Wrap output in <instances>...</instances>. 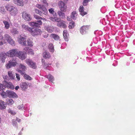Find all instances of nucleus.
Returning <instances> with one entry per match:
<instances>
[{
	"mask_svg": "<svg viewBox=\"0 0 135 135\" xmlns=\"http://www.w3.org/2000/svg\"><path fill=\"white\" fill-rule=\"evenodd\" d=\"M17 64L16 59L13 58L8 61V62L6 65V66L7 69H8L12 67L15 66Z\"/></svg>",
	"mask_w": 135,
	"mask_h": 135,
	"instance_id": "1",
	"label": "nucleus"
},
{
	"mask_svg": "<svg viewBox=\"0 0 135 135\" xmlns=\"http://www.w3.org/2000/svg\"><path fill=\"white\" fill-rule=\"evenodd\" d=\"M58 4L59 8L61 11L63 12H65L66 11L67 6L65 3L62 1H60Z\"/></svg>",
	"mask_w": 135,
	"mask_h": 135,
	"instance_id": "2",
	"label": "nucleus"
},
{
	"mask_svg": "<svg viewBox=\"0 0 135 135\" xmlns=\"http://www.w3.org/2000/svg\"><path fill=\"white\" fill-rule=\"evenodd\" d=\"M19 67L20 69H17L16 70L21 75H23L26 73L25 71L27 69L26 67L22 64H20Z\"/></svg>",
	"mask_w": 135,
	"mask_h": 135,
	"instance_id": "3",
	"label": "nucleus"
},
{
	"mask_svg": "<svg viewBox=\"0 0 135 135\" xmlns=\"http://www.w3.org/2000/svg\"><path fill=\"white\" fill-rule=\"evenodd\" d=\"M18 52L16 49H12L7 52V55L8 57L17 56Z\"/></svg>",
	"mask_w": 135,
	"mask_h": 135,
	"instance_id": "4",
	"label": "nucleus"
},
{
	"mask_svg": "<svg viewBox=\"0 0 135 135\" xmlns=\"http://www.w3.org/2000/svg\"><path fill=\"white\" fill-rule=\"evenodd\" d=\"M36 7L39 9L41 10L43 15H47L48 14V11L45 6L42 5L37 4L36 5Z\"/></svg>",
	"mask_w": 135,
	"mask_h": 135,
	"instance_id": "5",
	"label": "nucleus"
},
{
	"mask_svg": "<svg viewBox=\"0 0 135 135\" xmlns=\"http://www.w3.org/2000/svg\"><path fill=\"white\" fill-rule=\"evenodd\" d=\"M22 17L26 21H30L31 20L32 18L30 15L25 11L22 13Z\"/></svg>",
	"mask_w": 135,
	"mask_h": 135,
	"instance_id": "6",
	"label": "nucleus"
},
{
	"mask_svg": "<svg viewBox=\"0 0 135 135\" xmlns=\"http://www.w3.org/2000/svg\"><path fill=\"white\" fill-rule=\"evenodd\" d=\"M2 83L4 85L5 89L7 88L12 90L14 89V86L10 82H7L5 80H4L2 82Z\"/></svg>",
	"mask_w": 135,
	"mask_h": 135,
	"instance_id": "7",
	"label": "nucleus"
},
{
	"mask_svg": "<svg viewBox=\"0 0 135 135\" xmlns=\"http://www.w3.org/2000/svg\"><path fill=\"white\" fill-rule=\"evenodd\" d=\"M41 33V31L40 29L38 28L34 29L33 28H32L30 32L33 36L40 35Z\"/></svg>",
	"mask_w": 135,
	"mask_h": 135,
	"instance_id": "8",
	"label": "nucleus"
},
{
	"mask_svg": "<svg viewBox=\"0 0 135 135\" xmlns=\"http://www.w3.org/2000/svg\"><path fill=\"white\" fill-rule=\"evenodd\" d=\"M26 63L30 67L33 69H35L36 68V63L33 62L30 59H27L26 61Z\"/></svg>",
	"mask_w": 135,
	"mask_h": 135,
	"instance_id": "9",
	"label": "nucleus"
},
{
	"mask_svg": "<svg viewBox=\"0 0 135 135\" xmlns=\"http://www.w3.org/2000/svg\"><path fill=\"white\" fill-rule=\"evenodd\" d=\"M13 1L15 4L21 6H24V4L28 2L27 0H13Z\"/></svg>",
	"mask_w": 135,
	"mask_h": 135,
	"instance_id": "10",
	"label": "nucleus"
},
{
	"mask_svg": "<svg viewBox=\"0 0 135 135\" xmlns=\"http://www.w3.org/2000/svg\"><path fill=\"white\" fill-rule=\"evenodd\" d=\"M7 94L8 97L9 98H17L18 97L17 95L13 91L11 90H7Z\"/></svg>",
	"mask_w": 135,
	"mask_h": 135,
	"instance_id": "11",
	"label": "nucleus"
},
{
	"mask_svg": "<svg viewBox=\"0 0 135 135\" xmlns=\"http://www.w3.org/2000/svg\"><path fill=\"white\" fill-rule=\"evenodd\" d=\"M26 40L25 37L20 36L18 39V41L22 45L24 46L26 45Z\"/></svg>",
	"mask_w": 135,
	"mask_h": 135,
	"instance_id": "12",
	"label": "nucleus"
},
{
	"mask_svg": "<svg viewBox=\"0 0 135 135\" xmlns=\"http://www.w3.org/2000/svg\"><path fill=\"white\" fill-rule=\"evenodd\" d=\"M21 60L25 59L27 57V55L26 53L20 51L18 52L17 56Z\"/></svg>",
	"mask_w": 135,
	"mask_h": 135,
	"instance_id": "13",
	"label": "nucleus"
},
{
	"mask_svg": "<svg viewBox=\"0 0 135 135\" xmlns=\"http://www.w3.org/2000/svg\"><path fill=\"white\" fill-rule=\"evenodd\" d=\"M57 25L59 27L65 28L67 27V26L65 24V22L62 20H59L57 24Z\"/></svg>",
	"mask_w": 135,
	"mask_h": 135,
	"instance_id": "14",
	"label": "nucleus"
},
{
	"mask_svg": "<svg viewBox=\"0 0 135 135\" xmlns=\"http://www.w3.org/2000/svg\"><path fill=\"white\" fill-rule=\"evenodd\" d=\"M89 26H83L80 28V32L82 34L85 33L89 28Z\"/></svg>",
	"mask_w": 135,
	"mask_h": 135,
	"instance_id": "15",
	"label": "nucleus"
},
{
	"mask_svg": "<svg viewBox=\"0 0 135 135\" xmlns=\"http://www.w3.org/2000/svg\"><path fill=\"white\" fill-rule=\"evenodd\" d=\"M7 56V52L6 53L3 52H0V59L2 62L4 61V60Z\"/></svg>",
	"mask_w": 135,
	"mask_h": 135,
	"instance_id": "16",
	"label": "nucleus"
},
{
	"mask_svg": "<svg viewBox=\"0 0 135 135\" xmlns=\"http://www.w3.org/2000/svg\"><path fill=\"white\" fill-rule=\"evenodd\" d=\"M21 27L23 30L28 31L30 33L31 31L32 28L29 27L28 25H26L25 24L22 25Z\"/></svg>",
	"mask_w": 135,
	"mask_h": 135,
	"instance_id": "17",
	"label": "nucleus"
},
{
	"mask_svg": "<svg viewBox=\"0 0 135 135\" xmlns=\"http://www.w3.org/2000/svg\"><path fill=\"white\" fill-rule=\"evenodd\" d=\"M11 36L8 34H6L4 35V37H2L1 40L2 41L5 40V41L6 40L7 42H8L9 40L11 39Z\"/></svg>",
	"mask_w": 135,
	"mask_h": 135,
	"instance_id": "18",
	"label": "nucleus"
},
{
	"mask_svg": "<svg viewBox=\"0 0 135 135\" xmlns=\"http://www.w3.org/2000/svg\"><path fill=\"white\" fill-rule=\"evenodd\" d=\"M24 51L26 52H28L29 54L31 55H33L34 54V52L33 50L31 49H30L29 47H26L24 49Z\"/></svg>",
	"mask_w": 135,
	"mask_h": 135,
	"instance_id": "19",
	"label": "nucleus"
},
{
	"mask_svg": "<svg viewBox=\"0 0 135 135\" xmlns=\"http://www.w3.org/2000/svg\"><path fill=\"white\" fill-rule=\"evenodd\" d=\"M84 7L82 6H81L79 7V11L80 14L82 16H84L87 14L86 12L84 11Z\"/></svg>",
	"mask_w": 135,
	"mask_h": 135,
	"instance_id": "20",
	"label": "nucleus"
},
{
	"mask_svg": "<svg viewBox=\"0 0 135 135\" xmlns=\"http://www.w3.org/2000/svg\"><path fill=\"white\" fill-rule=\"evenodd\" d=\"M68 34L67 31L66 30H64L63 32V36L65 40L66 41H68L69 39L68 38Z\"/></svg>",
	"mask_w": 135,
	"mask_h": 135,
	"instance_id": "21",
	"label": "nucleus"
},
{
	"mask_svg": "<svg viewBox=\"0 0 135 135\" xmlns=\"http://www.w3.org/2000/svg\"><path fill=\"white\" fill-rule=\"evenodd\" d=\"M28 85L26 83H22L21 84L20 87L22 90H25L27 88Z\"/></svg>",
	"mask_w": 135,
	"mask_h": 135,
	"instance_id": "22",
	"label": "nucleus"
},
{
	"mask_svg": "<svg viewBox=\"0 0 135 135\" xmlns=\"http://www.w3.org/2000/svg\"><path fill=\"white\" fill-rule=\"evenodd\" d=\"M6 106L7 104L3 101L0 100V109H5Z\"/></svg>",
	"mask_w": 135,
	"mask_h": 135,
	"instance_id": "23",
	"label": "nucleus"
},
{
	"mask_svg": "<svg viewBox=\"0 0 135 135\" xmlns=\"http://www.w3.org/2000/svg\"><path fill=\"white\" fill-rule=\"evenodd\" d=\"M8 74L10 79L14 80L15 78V75L11 71H9L8 72Z\"/></svg>",
	"mask_w": 135,
	"mask_h": 135,
	"instance_id": "24",
	"label": "nucleus"
},
{
	"mask_svg": "<svg viewBox=\"0 0 135 135\" xmlns=\"http://www.w3.org/2000/svg\"><path fill=\"white\" fill-rule=\"evenodd\" d=\"M43 56L45 59H49L50 58L51 56L48 52H45L43 54Z\"/></svg>",
	"mask_w": 135,
	"mask_h": 135,
	"instance_id": "25",
	"label": "nucleus"
},
{
	"mask_svg": "<svg viewBox=\"0 0 135 135\" xmlns=\"http://www.w3.org/2000/svg\"><path fill=\"white\" fill-rule=\"evenodd\" d=\"M50 36L52 38H53L56 40H59L60 38L59 36L55 34H51L50 35Z\"/></svg>",
	"mask_w": 135,
	"mask_h": 135,
	"instance_id": "26",
	"label": "nucleus"
},
{
	"mask_svg": "<svg viewBox=\"0 0 135 135\" xmlns=\"http://www.w3.org/2000/svg\"><path fill=\"white\" fill-rule=\"evenodd\" d=\"M63 11H59L57 12V14L59 15V16L61 17L62 18H64L65 17V13H63Z\"/></svg>",
	"mask_w": 135,
	"mask_h": 135,
	"instance_id": "27",
	"label": "nucleus"
},
{
	"mask_svg": "<svg viewBox=\"0 0 135 135\" xmlns=\"http://www.w3.org/2000/svg\"><path fill=\"white\" fill-rule=\"evenodd\" d=\"M46 30L50 33H51L54 31V27L53 26H48L46 27Z\"/></svg>",
	"mask_w": 135,
	"mask_h": 135,
	"instance_id": "28",
	"label": "nucleus"
},
{
	"mask_svg": "<svg viewBox=\"0 0 135 135\" xmlns=\"http://www.w3.org/2000/svg\"><path fill=\"white\" fill-rule=\"evenodd\" d=\"M78 14L75 11H73L71 13V17L73 19H76L77 16Z\"/></svg>",
	"mask_w": 135,
	"mask_h": 135,
	"instance_id": "29",
	"label": "nucleus"
},
{
	"mask_svg": "<svg viewBox=\"0 0 135 135\" xmlns=\"http://www.w3.org/2000/svg\"><path fill=\"white\" fill-rule=\"evenodd\" d=\"M3 22L4 24L5 27L6 29H8L9 28L10 24L8 21L5 20H4L3 21Z\"/></svg>",
	"mask_w": 135,
	"mask_h": 135,
	"instance_id": "30",
	"label": "nucleus"
},
{
	"mask_svg": "<svg viewBox=\"0 0 135 135\" xmlns=\"http://www.w3.org/2000/svg\"><path fill=\"white\" fill-rule=\"evenodd\" d=\"M27 42L28 46L32 47L33 46V43L31 39H28L27 40Z\"/></svg>",
	"mask_w": 135,
	"mask_h": 135,
	"instance_id": "31",
	"label": "nucleus"
},
{
	"mask_svg": "<svg viewBox=\"0 0 135 135\" xmlns=\"http://www.w3.org/2000/svg\"><path fill=\"white\" fill-rule=\"evenodd\" d=\"M47 78L52 83L53 82V81L54 80V77L51 74H49L47 76Z\"/></svg>",
	"mask_w": 135,
	"mask_h": 135,
	"instance_id": "32",
	"label": "nucleus"
},
{
	"mask_svg": "<svg viewBox=\"0 0 135 135\" xmlns=\"http://www.w3.org/2000/svg\"><path fill=\"white\" fill-rule=\"evenodd\" d=\"M34 10L35 13L38 14L40 16H42L43 15V13H42V12L39 9H35Z\"/></svg>",
	"mask_w": 135,
	"mask_h": 135,
	"instance_id": "33",
	"label": "nucleus"
},
{
	"mask_svg": "<svg viewBox=\"0 0 135 135\" xmlns=\"http://www.w3.org/2000/svg\"><path fill=\"white\" fill-rule=\"evenodd\" d=\"M23 75H24V76H23L24 78V79H25L26 80H32V78L29 75L25 74H25Z\"/></svg>",
	"mask_w": 135,
	"mask_h": 135,
	"instance_id": "34",
	"label": "nucleus"
},
{
	"mask_svg": "<svg viewBox=\"0 0 135 135\" xmlns=\"http://www.w3.org/2000/svg\"><path fill=\"white\" fill-rule=\"evenodd\" d=\"M50 19L54 22H58L59 20V18L54 17H51L50 18Z\"/></svg>",
	"mask_w": 135,
	"mask_h": 135,
	"instance_id": "35",
	"label": "nucleus"
},
{
	"mask_svg": "<svg viewBox=\"0 0 135 135\" xmlns=\"http://www.w3.org/2000/svg\"><path fill=\"white\" fill-rule=\"evenodd\" d=\"M75 26V23L73 21H72L69 23V27L70 29H72Z\"/></svg>",
	"mask_w": 135,
	"mask_h": 135,
	"instance_id": "36",
	"label": "nucleus"
},
{
	"mask_svg": "<svg viewBox=\"0 0 135 135\" xmlns=\"http://www.w3.org/2000/svg\"><path fill=\"white\" fill-rule=\"evenodd\" d=\"M7 42L12 46H15V42L12 38V37L11 38V39L9 40Z\"/></svg>",
	"mask_w": 135,
	"mask_h": 135,
	"instance_id": "37",
	"label": "nucleus"
},
{
	"mask_svg": "<svg viewBox=\"0 0 135 135\" xmlns=\"http://www.w3.org/2000/svg\"><path fill=\"white\" fill-rule=\"evenodd\" d=\"M34 17L37 20H45V19L44 18H42L40 16L36 15H34Z\"/></svg>",
	"mask_w": 135,
	"mask_h": 135,
	"instance_id": "38",
	"label": "nucleus"
},
{
	"mask_svg": "<svg viewBox=\"0 0 135 135\" xmlns=\"http://www.w3.org/2000/svg\"><path fill=\"white\" fill-rule=\"evenodd\" d=\"M7 102L8 105H12L14 103V101L12 99H8Z\"/></svg>",
	"mask_w": 135,
	"mask_h": 135,
	"instance_id": "39",
	"label": "nucleus"
},
{
	"mask_svg": "<svg viewBox=\"0 0 135 135\" xmlns=\"http://www.w3.org/2000/svg\"><path fill=\"white\" fill-rule=\"evenodd\" d=\"M11 32L13 34H18V31L15 28H13L11 31Z\"/></svg>",
	"mask_w": 135,
	"mask_h": 135,
	"instance_id": "40",
	"label": "nucleus"
},
{
	"mask_svg": "<svg viewBox=\"0 0 135 135\" xmlns=\"http://www.w3.org/2000/svg\"><path fill=\"white\" fill-rule=\"evenodd\" d=\"M49 48L50 49L51 51H53L54 50V46L52 44H49Z\"/></svg>",
	"mask_w": 135,
	"mask_h": 135,
	"instance_id": "41",
	"label": "nucleus"
},
{
	"mask_svg": "<svg viewBox=\"0 0 135 135\" xmlns=\"http://www.w3.org/2000/svg\"><path fill=\"white\" fill-rule=\"evenodd\" d=\"M8 112L10 113L12 115H15L16 113L15 111L11 110L10 109H9L8 110Z\"/></svg>",
	"mask_w": 135,
	"mask_h": 135,
	"instance_id": "42",
	"label": "nucleus"
},
{
	"mask_svg": "<svg viewBox=\"0 0 135 135\" xmlns=\"http://www.w3.org/2000/svg\"><path fill=\"white\" fill-rule=\"evenodd\" d=\"M17 12V10L16 8L14 9L13 11L12 12V14L13 15H15Z\"/></svg>",
	"mask_w": 135,
	"mask_h": 135,
	"instance_id": "43",
	"label": "nucleus"
},
{
	"mask_svg": "<svg viewBox=\"0 0 135 135\" xmlns=\"http://www.w3.org/2000/svg\"><path fill=\"white\" fill-rule=\"evenodd\" d=\"M89 2V0H84L83 3V5L84 6H86L87 5Z\"/></svg>",
	"mask_w": 135,
	"mask_h": 135,
	"instance_id": "44",
	"label": "nucleus"
},
{
	"mask_svg": "<svg viewBox=\"0 0 135 135\" xmlns=\"http://www.w3.org/2000/svg\"><path fill=\"white\" fill-rule=\"evenodd\" d=\"M0 94L1 95L2 97L3 98H5L7 97L6 93L4 92H2Z\"/></svg>",
	"mask_w": 135,
	"mask_h": 135,
	"instance_id": "45",
	"label": "nucleus"
},
{
	"mask_svg": "<svg viewBox=\"0 0 135 135\" xmlns=\"http://www.w3.org/2000/svg\"><path fill=\"white\" fill-rule=\"evenodd\" d=\"M11 6L10 4H8L6 6V9L8 11H10V9L11 8Z\"/></svg>",
	"mask_w": 135,
	"mask_h": 135,
	"instance_id": "46",
	"label": "nucleus"
},
{
	"mask_svg": "<svg viewBox=\"0 0 135 135\" xmlns=\"http://www.w3.org/2000/svg\"><path fill=\"white\" fill-rule=\"evenodd\" d=\"M35 22H30L28 24L30 26L34 27H35Z\"/></svg>",
	"mask_w": 135,
	"mask_h": 135,
	"instance_id": "47",
	"label": "nucleus"
},
{
	"mask_svg": "<svg viewBox=\"0 0 135 135\" xmlns=\"http://www.w3.org/2000/svg\"><path fill=\"white\" fill-rule=\"evenodd\" d=\"M4 85L3 84L0 83V90H3V89H5Z\"/></svg>",
	"mask_w": 135,
	"mask_h": 135,
	"instance_id": "48",
	"label": "nucleus"
},
{
	"mask_svg": "<svg viewBox=\"0 0 135 135\" xmlns=\"http://www.w3.org/2000/svg\"><path fill=\"white\" fill-rule=\"evenodd\" d=\"M16 78L18 81H20V75L19 74L17 73L16 74Z\"/></svg>",
	"mask_w": 135,
	"mask_h": 135,
	"instance_id": "49",
	"label": "nucleus"
},
{
	"mask_svg": "<svg viewBox=\"0 0 135 135\" xmlns=\"http://www.w3.org/2000/svg\"><path fill=\"white\" fill-rule=\"evenodd\" d=\"M49 12L51 14H53L54 11V9L53 8H51L49 9Z\"/></svg>",
	"mask_w": 135,
	"mask_h": 135,
	"instance_id": "50",
	"label": "nucleus"
},
{
	"mask_svg": "<svg viewBox=\"0 0 135 135\" xmlns=\"http://www.w3.org/2000/svg\"><path fill=\"white\" fill-rule=\"evenodd\" d=\"M6 42L5 40L2 41H0V46H2L4 44H6Z\"/></svg>",
	"mask_w": 135,
	"mask_h": 135,
	"instance_id": "51",
	"label": "nucleus"
},
{
	"mask_svg": "<svg viewBox=\"0 0 135 135\" xmlns=\"http://www.w3.org/2000/svg\"><path fill=\"white\" fill-rule=\"evenodd\" d=\"M37 22L39 25H42V22L41 20H38Z\"/></svg>",
	"mask_w": 135,
	"mask_h": 135,
	"instance_id": "52",
	"label": "nucleus"
},
{
	"mask_svg": "<svg viewBox=\"0 0 135 135\" xmlns=\"http://www.w3.org/2000/svg\"><path fill=\"white\" fill-rule=\"evenodd\" d=\"M15 8V7H14L13 6H11V8L10 10H11L9 11L11 12V13H12V12L13 11V10H14V9Z\"/></svg>",
	"mask_w": 135,
	"mask_h": 135,
	"instance_id": "53",
	"label": "nucleus"
},
{
	"mask_svg": "<svg viewBox=\"0 0 135 135\" xmlns=\"http://www.w3.org/2000/svg\"><path fill=\"white\" fill-rule=\"evenodd\" d=\"M39 25L38 23L35 22V27H38L39 26ZM39 27H40V26H39Z\"/></svg>",
	"mask_w": 135,
	"mask_h": 135,
	"instance_id": "54",
	"label": "nucleus"
},
{
	"mask_svg": "<svg viewBox=\"0 0 135 135\" xmlns=\"http://www.w3.org/2000/svg\"><path fill=\"white\" fill-rule=\"evenodd\" d=\"M43 2L47 6H48V4L47 3L46 0H43Z\"/></svg>",
	"mask_w": 135,
	"mask_h": 135,
	"instance_id": "55",
	"label": "nucleus"
},
{
	"mask_svg": "<svg viewBox=\"0 0 135 135\" xmlns=\"http://www.w3.org/2000/svg\"><path fill=\"white\" fill-rule=\"evenodd\" d=\"M19 88V86H17L15 88V89L16 90H17Z\"/></svg>",
	"mask_w": 135,
	"mask_h": 135,
	"instance_id": "56",
	"label": "nucleus"
},
{
	"mask_svg": "<svg viewBox=\"0 0 135 135\" xmlns=\"http://www.w3.org/2000/svg\"><path fill=\"white\" fill-rule=\"evenodd\" d=\"M16 120L18 122H20L21 121V120L17 118H16Z\"/></svg>",
	"mask_w": 135,
	"mask_h": 135,
	"instance_id": "57",
	"label": "nucleus"
},
{
	"mask_svg": "<svg viewBox=\"0 0 135 135\" xmlns=\"http://www.w3.org/2000/svg\"><path fill=\"white\" fill-rule=\"evenodd\" d=\"M8 78V76H6L5 77H3L4 79L5 80L6 79H7V78Z\"/></svg>",
	"mask_w": 135,
	"mask_h": 135,
	"instance_id": "58",
	"label": "nucleus"
},
{
	"mask_svg": "<svg viewBox=\"0 0 135 135\" xmlns=\"http://www.w3.org/2000/svg\"><path fill=\"white\" fill-rule=\"evenodd\" d=\"M48 36V34H46L45 36H44V37L45 38H46V37H47Z\"/></svg>",
	"mask_w": 135,
	"mask_h": 135,
	"instance_id": "59",
	"label": "nucleus"
},
{
	"mask_svg": "<svg viewBox=\"0 0 135 135\" xmlns=\"http://www.w3.org/2000/svg\"><path fill=\"white\" fill-rule=\"evenodd\" d=\"M17 108L18 109H20L21 108V107L20 106H18Z\"/></svg>",
	"mask_w": 135,
	"mask_h": 135,
	"instance_id": "60",
	"label": "nucleus"
},
{
	"mask_svg": "<svg viewBox=\"0 0 135 135\" xmlns=\"http://www.w3.org/2000/svg\"><path fill=\"white\" fill-rule=\"evenodd\" d=\"M42 62H45V60L43 59H42Z\"/></svg>",
	"mask_w": 135,
	"mask_h": 135,
	"instance_id": "61",
	"label": "nucleus"
},
{
	"mask_svg": "<svg viewBox=\"0 0 135 135\" xmlns=\"http://www.w3.org/2000/svg\"><path fill=\"white\" fill-rule=\"evenodd\" d=\"M70 19V18H67V20H69Z\"/></svg>",
	"mask_w": 135,
	"mask_h": 135,
	"instance_id": "62",
	"label": "nucleus"
}]
</instances>
